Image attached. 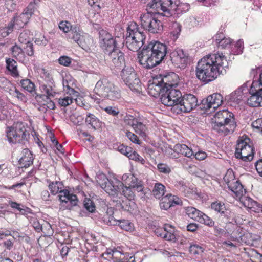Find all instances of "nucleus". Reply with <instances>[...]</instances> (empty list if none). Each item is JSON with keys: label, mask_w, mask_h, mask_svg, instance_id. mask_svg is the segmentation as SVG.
Returning a JSON list of instances; mask_svg holds the SVG:
<instances>
[{"label": "nucleus", "mask_w": 262, "mask_h": 262, "mask_svg": "<svg viewBox=\"0 0 262 262\" xmlns=\"http://www.w3.org/2000/svg\"><path fill=\"white\" fill-rule=\"evenodd\" d=\"M228 62L225 56L219 54H209L201 58L196 67V76L205 83L216 79L226 73Z\"/></svg>", "instance_id": "nucleus-1"}, {"label": "nucleus", "mask_w": 262, "mask_h": 262, "mask_svg": "<svg viewBox=\"0 0 262 262\" xmlns=\"http://www.w3.org/2000/svg\"><path fill=\"white\" fill-rule=\"evenodd\" d=\"M138 55L139 62L144 68L151 69L164 59V44L159 41L152 40L147 45L144 46Z\"/></svg>", "instance_id": "nucleus-2"}, {"label": "nucleus", "mask_w": 262, "mask_h": 262, "mask_svg": "<svg viewBox=\"0 0 262 262\" xmlns=\"http://www.w3.org/2000/svg\"><path fill=\"white\" fill-rule=\"evenodd\" d=\"M212 120L213 129L219 133L227 135L233 133L236 127L233 114L226 109L216 113Z\"/></svg>", "instance_id": "nucleus-3"}, {"label": "nucleus", "mask_w": 262, "mask_h": 262, "mask_svg": "<svg viewBox=\"0 0 262 262\" xmlns=\"http://www.w3.org/2000/svg\"><path fill=\"white\" fill-rule=\"evenodd\" d=\"M125 44L133 52L138 51L145 43L146 35L137 24L130 22L126 28Z\"/></svg>", "instance_id": "nucleus-4"}, {"label": "nucleus", "mask_w": 262, "mask_h": 262, "mask_svg": "<svg viewBox=\"0 0 262 262\" xmlns=\"http://www.w3.org/2000/svg\"><path fill=\"white\" fill-rule=\"evenodd\" d=\"M94 91L99 97L115 101L121 97L120 90L106 78L97 82Z\"/></svg>", "instance_id": "nucleus-5"}, {"label": "nucleus", "mask_w": 262, "mask_h": 262, "mask_svg": "<svg viewBox=\"0 0 262 262\" xmlns=\"http://www.w3.org/2000/svg\"><path fill=\"white\" fill-rule=\"evenodd\" d=\"M178 2V0H165V17H169L166 22L168 21L170 37L172 43L177 39L181 31V25L176 22L174 17L172 16L175 13Z\"/></svg>", "instance_id": "nucleus-6"}, {"label": "nucleus", "mask_w": 262, "mask_h": 262, "mask_svg": "<svg viewBox=\"0 0 262 262\" xmlns=\"http://www.w3.org/2000/svg\"><path fill=\"white\" fill-rule=\"evenodd\" d=\"M238 198H241L243 205L251 211L259 213L262 212V205L247 196H243L246 193V190L238 180H236L232 184L228 186Z\"/></svg>", "instance_id": "nucleus-7"}, {"label": "nucleus", "mask_w": 262, "mask_h": 262, "mask_svg": "<svg viewBox=\"0 0 262 262\" xmlns=\"http://www.w3.org/2000/svg\"><path fill=\"white\" fill-rule=\"evenodd\" d=\"M51 193L54 195L59 193L58 197L62 203L68 204L66 208L70 209L72 207L77 205L78 200L75 194H70L67 190L63 189V185L61 182L55 181L50 182L48 185Z\"/></svg>", "instance_id": "nucleus-8"}, {"label": "nucleus", "mask_w": 262, "mask_h": 262, "mask_svg": "<svg viewBox=\"0 0 262 262\" xmlns=\"http://www.w3.org/2000/svg\"><path fill=\"white\" fill-rule=\"evenodd\" d=\"M165 60L168 66L169 62L177 68L184 69L188 64L189 57L183 50L177 49L171 51L165 44Z\"/></svg>", "instance_id": "nucleus-9"}, {"label": "nucleus", "mask_w": 262, "mask_h": 262, "mask_svg": "<svg viewBox=\"0 0 262 262\" xmlns=\"http://www.w3.org/2000/svg\"><path fill=\"white\" fill-rule=\"evenodd\" d=\"M8 140L10 143H25L28 140L29 134L27 132L26 127L23 122H18L6 132Z\"/></svg>", "instance_id": "nucleus-10"}, {"label": "nucleus", "mask_w": 262, "mask_h": 262, "mask_svg": "<svg viewBox=\"0 0 262 262\" xmlns=\"http://www.w3.org/2000/svg\"><path fill=\"white\" fill-rule=\"evenodd\" d=\"M141 24L144 30L151 33H159L163 29V23L155 14L146 13L140 16Z\"/></svg>", "instance_id": "nucleus-11"}, {"label": "nucleus", "mask_w": 262, "mask_h": 262, "mask_svg": "<svg viewBox=\"0 0 262 262\" xmlns=\"http://www.w3.org/2000/svg\"><path fill=\"white\" fill-rule=\"evenodd\" d=\"M250 139L248 138L244 139H239L237 141L235 157L242 160L244 161H251L254 157V149L249 143Z\"/></svg>", "instance_id": "nucleus-12"}, {"label": "nucleus", "mask_w": 262, "mask_h": 262, "mask_svg": "<svg viewBox=\"0 0 262 262\" xmlns=\"http://www.w3.org/2000/svg\"><path fill=\"white\" fill-rule=\"evenodd\" d=\"M122 79L125 84L133 91H138L140 89V81L133 68L125 66L121 73Z\"/></svg>", "instance_id": "nucleus-13"}, {"label": "nucleus", "mask_w": 262, "mask_h": 262, "mask_svg": "<svg viewBox=\"0 0 262 262\" xmlns=\"http://www.w3.org/2000/svg\"><path fill=\"white\" fill-rule=\"evenodd\" d=\"M99 33L100 46L105 54L118 49L117 48V39H119V37L114 38L111 34L103 29L100 30Z\"/></svg>", "instance_id": "nucleus-14"}, {"label": "nucleus", "mask_w": 262, "mask_h": 262, "mask_svg": "<svg viewBox=\"0 0 262 262\" xmlns=\"http://www.w3.org/2000/svg\"><path fill=\"white\" fill-rule=\"evenodd\" d=\"M186 215L192 220L203 224L209 227H212L214 222L206 214L192 206L184 207Z\"/></svg>", "instance_id": "nucleus-15"}, {"label": "nucleus", "mask_w": 262, "mask_h": 262, "mask_svg": "<svg viewBox=\"0 0 262 262\" xmlns=\"http://www.w3.org/2000/svg\"><path fill=\"white\" fill-rule=\"evenodd\" d=\"M165 154L171 158H178L180 154L189 158H192L194 156L192 149L183 144H176L173 148L169 146H165Z\"/></svg>", "instance_id": "nucleus-16"}, {"label": "nucleus", "mask_w": 262, "mask_h": 262, "mask_svg": "<svg viewBox=\"0 0 262 262\" xmlns=\"http://www.w3.org/2000/svg\"><path fill=\"white\" fill-rule=\"evenodd\" d=\"M148 94L151 96L159 97L161 102L164 104V76L160 74L154 77V82L149 85Z\"/></svg>", "instance_id": "nucleus-17"}, {"label": "nucleus", "mask_w": 262, "mask_h": 262, "mask_svg": "<svg viewBox=\"0 0 262 262\" xmlns=\"http://www.w3.org/2000/svg\"><path fill=\"white\" fill-rule=\"evenodd\" d=\"M249 91L251 96L247 99V104L252 107L260 105L262 102V84L253 81Z\"/></svg>", "instance_id": "nucleus-18"}, {"label": "nucleus", "mask_w": 262, "mask_h": 262, "mask_svg": "<svg viewBox=\"0 0 262 262\" xmlns=\"http://www.w3.org/2000/svg\"><path fill=\"white\" fill-rule=\"evenodd\" d=\"M71 38L83 49H85L93 42V39L88 36H84L79 28L74 26L71 32Z\"/></svg>", "instance_id": "nucleus-19"}, {"label": "nucleus", "mask_w": 262, "mask_h": 262, "mask_svg": "<svg viewBox=\"0 0 262 262\" xmlns=\"http://www.w3.org/2000/svg\"><path fill=\"white\" fill-rule=\"evenodd\" d=\"M107 60L113 68H121L125 63L124 53L118 48L106 54Z\"/></svg>", "instance_id": "nucleus-20"}, {"label": "nucleus", "mask_w": 262, "mask_h": 262, "mask_svg": "<svg viewBox=\"0 0 262 262\" xmlns=\"http://www.w3.org/2000/svg\"><path fill=\"white\" fill-rule=\"evenodd\" d=\"M223 102V96L219 93H214L202 101L201 108L205 111L209 110L211 108L215 109L221 105Z\"/></svg>", "instance_id": "nucleus-21"}, {"label": "nucleus", "mask_w": 262, "mask_h": 262, "mask_svg": "<svg viewBox=\"0 0 262 262\" xmlns=\"http://www.w3.org/2000/svg\"><path fill=\"white\" fill-rule=\"evenodd\" d=\"M177 86H170L165 89V105H171L182 98V94Z\"/></svg>", "instance_id": "nucleus-22"}, {"label": "nucleus", "mask_w": 262, "mask_h": 262, "mask_svg": "<svg viewBox=\"0 0 262 262\" xmlns=\"http://www.w3.org/2000/svg\"><path fill=\"white\" fill-rule=\"evenodd\" d=\"M28 20V17L22 13L18 16H14L6 29L7 30V35L11 33L14 29L19 30L23 28Z\"/></svg>", "instance_id": "nucleus-23"}, {"label": "nucleus", "mask_w": 262, "mask_h": 262, "mask_svg": "<svg viewBox=\"0 0 262 262\" xmlns=\"http://www.w3.org/2000/svg\"><path fill=\"white\" fill-rule=\"evenodd\" d=\"M180 103L182 104L184 113H188L197 106L198 100L194 95L187 94L182 97Z\"/></svg>", "instance_id": "nucleus-24"}, {"label": "nucleus", "mask_w": 262, "mask_h": 262, "mask_svg": "<svg viewBox=\"0 0 262 262\" xmlns=\"http://www.w3.org/2000/svg\"><path fill=\"white\" fill-rule=\"evenodd\" d=\"M123 186V183L117 179L113 178L110 179L106 185L102 187L104 189L109 195H115L117 194L118 192L121 191V188Z\"/></svg>", "instance_id": "nucleus-25"}, {"label": "nucleus", "mask_w": 262, "mask_h": 262, "mask_svg": "<svg viewBox=\"0 0 262 262\" xmlns=\"http://www.w3.org/2000/svg\"><path fill=\"white\" fill-rule=\"evenodd\" d=\"M164 0H152L147 5V13L152 14H158L163 16V13H160L159 11L162 10L164 12Z\"/></svg>", "instance_id": "nucleus-26"}, {"label": "nucleus", "mask_w": 262, "mask_h": 262, "mask_svg": "<svg viewBox=\"0 0 262 262\" xmlns=\"http://www.w3.org/2000/svg\"><path fill=\"white\" fill-rule=\"evenodd\" d=\"M32 154L28 149H24L22 151V156L19 160V164L21 168H27L33 163Z\"/></svg>", "instance_id": "nucleus-27"}, {"label": "nucleus", "mask_w": 262, "mask_h": 262, "mask_svg": "<svg viewBox=\"0 0 262 262\" xmlns=\"http://www.w3.org/2000/svg\"><path fill=\"white\" fill-rule=\"evenodd\" d=\"M176 205H183L181 199L171 194H166L165 195V210H167Z\"/></svg>", "instance_id": "nucleus-28"}, {"label": "nucleus", "mask_w": 262, "mask_h": 262, "mask_svg": "<svg viewBox=\"0 0 262 262\" xmlns=\"http://www.w3.org/2000/svg\"><path fill=\"white\" fill-rule=\"evenodd\" d=\"M76 96H74L73 95H69L67 94V96L64 95L62 97H60L58 99V103L59 104L63 107H66L71 103H73V100H75L78 105H80L81 107H83L84 109H86L88 106L85 105L82 102H81V105L78 103V100L76 98H75Z\"/></svg>", "instance_id": "nucleus-29"}, {"label": "nucleus", "mask_w": 262, "mask_h": 262, "mask_svg": "<svg viewBox=\"0 0 262 262\" xmlns=\"http://www.w3.org/2000/svg\"><path fill=\"white\" fill-rule=\"evenodd\" d=\"M179 80L178 75L173 72L165 73V89L170 86H177Z\"/></svg>", "instance_id": "nucleus-30"}, {"label": "nucleus", "mask_w": 262, "mask_h": 262, "mask_svg": "<svg viewBox=\"0 0 262 262\" xmlns=\"http://www.w3.org/2000/svg\"><path fill=\"white\" fill-rule=\"evenodd\" d=\"M39 88L42 93L46 95L48 99L54 97L56 94L54 83H42Z\"/></svg>", "instance_id": "nucleus-31"}, {"label": "nucleus", "mask_w": 262, "mask_h": 262, "mask_svg": "<svg viewBox=\"0 0 262 262\" xmlns=\"http://www.w3.org/2000/svg\"><path fill=\"white\" fill-rule=\"evenodd\" d=\"M85 123L95 130L101 128L102 122L94 114L88 113L85 118Z\"/></svg>", "instance_id": "nucleus-32"}, {"label": "nucleus", "mask_w": 262, "mask_h": 262, "mask_svg": "<svg viewBox=\"0 0 262 262\" xmlns=\"http://www.w3.org/2000/svg\"><path fill=\"white\" fill-rule=\"evenodd\" d=\"M165 241L176 243L177 241L176 235L174 234V228L169 224L165 223Z\"/></svg>", "instance_id": "nucleus-33"}, {"label": "nucleus", "mask_w": 262, "mask_h": 262, "mask_svg": "<svg viewBox=\"0 0 262 262\" xmlns=\"http://www.w3.org/2000/svg\"><path fill=\"white\" fill-rule=\"evenodd\" d=\"M17 6L16 2L14 0H0V11H5L7 12L13 11Z\"/></svg>", "instance_id": "nucleus-34"}, {"label": "nucleus", "mask_w": 262, "mask_h": 262, "mask_svg": "<svg viewBox=\"0 0 262 262\" xmlns=\"http://www.w3.org/2000/svg\"><path fill=\"white\" fill-rule=\"evenodd\" d=\"M133 128L134 131L141 137L145 138L147 136L148 131L147 127L145 124L141 122L139 119Z\"/></svg>", "instance_id": "nucleus-35"}, {"label": "nucleus", "mask_w": 262, "mask_h": 262, "mask_svg": "<svg viewBox=\"0 0 262 262\" xmlns=\"http://www.w3.org/2000/svg\"><path fill=\"white\" fill-rule=\"evenodd\" d=\"M128 185L132 187L134 191L137 192H142L143 191L144 187L141 181L139 180L134 174L130 176Z\"/></svg>", "instance_id": "nucleus-36"}, {"label": "nucleus", "mask_w": 262, "mask_h": 262, "mask_svg": "<svg viewBox=\"0 0 262 262\" xmlns=\"http://www.w3.org/2000/svg\"><path fill=\"white\" fill-rule=\"evenodd\" d=\"M7 68L11 72V75L14 77L18 76V72L17 69V62L12 59L8 58L6 60Z\"/></svg>", "instance_id": "nucleus-37"}, {"label": "nucleus", "mask_w": 262, "mask_h": 262, "mask_svg": "<svg viewBox=\"0 0 262 262\" xmlns=\"http://www.w3.org/2000/svg\"><path fill=\"white\" fill-rule=\"evenodd\" d=\"M112 211L111 210H108L106 214L102 218L104 224L110 226L116 225L118 221L112 215Z\"/></svg>", "instance_id": "nucleus-38"}, {"label": "nucleus", "mask_w": 262, "mask_h": 262, "mask_svg": "<svg viewBox=\"0 0 262 262\" xmlns=\"http://www.w3.org/2000/svg\"><path fill=\"white\" fill-rule=\"evenodd\" d=\"M155 197L159 200L163 199L164 195V185L161 183H156L152 190Z\"/></svg>", "instance_id": "nucleus-39"}, {"label": "nucleus", "mask_w": 262, "mask_h": 262, "mask_svg": "<svg viewBox=\"0 0 262 262\" xmlns=\"http://www.w3.org/2000/svg\"><path fill=\"white\" fill-rule=\"evenodd\" d=\"M20 83L24 90L30 93L33 92L35 90L34 83L29 79L21 80Z\"/></svg>", "instance_id": "nucleus-40"}, {"label": "nucleus", "mask_w": 262, "mask_h": 262, "mask_svg": "<svg viewBox=\"0 0 262 262\" xmlns=\"http://www.w3.org/2000/svg\"><path fill=\"white\" fill-rule=\"evenodd\" d=\"M166 106H167V111H170L173 113L177 114H180L181 113H184L182 104L181 103H180V101L174 103L173 104H172L171 105Z\"/></svg>", "instance_id": "nucleus-41"}, {"label": "nucleus", "mask_w": 262, "mask_h": 262, "mask_svg": "<svg viewBox=\"0 0 262 262\" xmlns=\"http://www.w3.org/2000/svg\"><path fill=\"white\" fill-rule=\"evenodd\" d=\"M8 203H9V205L12 208L16 209L17 210L19 211V212L22 214H25L28 212L29 208L25 207L24 206H23L21 204L15 202H13L11 200L9 201Z\"/></svg>", "instance_id": "nucleus-42"}, {"label": "nucleus", "mask_w": 262, "mask_h": 262, "mask_svg": "<svg viewBox=\"0 0 262 262\" xmlns=\"http://www.w3.org/2000/svg\"><path fill=\"white\" fill-rule=\"evenodd\" d=\"M32 35L29 30H24L20 33L18 40L21 44H26L30 42L31 36Z\"/></svg>", "instance_id": "nucleus-43"}, {"label": "nucleus", "mask_w": 262, "mask_h": 262, "mask_svg": "<svg viewBox=\"0 0 262 262\" xmlns=\"http://www.w3.org/2000/svg\"><path fill=\"white\" fill-rule=\"evenodd\" d=\"M119 253V252L115 248L107 249L106 251L102 254V256L104 258L110 260L113 259Z\"/></svg>", "instance_id": "nucleus-44"}, {"label": "nucleus", "mask_w": 262, "mask_h": 262, "mask_svg": "<svg viewBox=\"0 0 262 262\" xmlns=\"http://www.w3.org/2000/svg\"><path fill=\"white\" fill-rule=\"evenodd\" d=\"M223 179L225 183L227 184L228 186H229L230 184H232L236 180L235 179L234 173L233 172V170L230 169L227 171Z\"/></svg>", "instance_id": "nucleus-45"}, {"label": "nucleus", "mask_w": 262, "mask_h": 262, "mask_svg": "<svg viewBox=\"0 0 262 262\" xmlns=\"http://www.w3.org/2000/svg\"><path fill=\"white\" fill-rule=\"evenodd\" d=\"M118 223L120 228L125 231H132L133 229V224L128 220H117Z\"/></svg>", "instance_id": "nucleus-46"}, {"label": "nucleus", "mask_w": 262, "mask_h": 262, "mask_svg": "<svg viewBox=\"0 0 262 262\" xmlns=\"http://www.w3.org/2000/svg\"><path fill=\"white\" fill-rule=\"evenodd\" d=\"M122 190V193L128 200H130L133 198L134 196L133 188L130 186H125L123 184V186L121 188Z\"/></svg>", "instance_id": "nucleus-47"}, {"label": "nucleus", "mask_w": 262, "mask_h": 262, "mask_svg": "<svg viewBox=\"0 0 262 262\" xmlns=\"http://www.w3.org/2000/svg\"><path fill=\"white\" fill-rule=\"evenodd\" d=\"M9 93L12 96L16 97L18 100H20L22 101H25L26 100V97L25 95L20 92L15 87L12 86L9 90Z\"/></svg>", "instance_id": "nucleus-48"}, {"label": "nucleus", "mask_w": 262, "mask_h": 262, "mask_svg": "<svg viewBox=\"0 0 262 262\" xmlns=\"http://www.w3.org/2000/svg\"><path fill=\"white\" fill-rule=\"evenodd\" d=\"M74 26H72L69 22L67 21H62L59 24V29L63 31L64 33L71 32L73 29Z\"/></svg>", "instance_id": "nucleus-49"}, {"label": "nucleus", "mask_w": 262, "mask_h": 262, "mask_svg": "<svg viewBox=\"0 0 262 262\" xmlns=\"http://www.w3.org/2000/svg\"><path fill=\"white\" fill-rule=\"evenodd\" d=\"M63 90L65 92L67 93V94L69 95H73L74 96H77L78 95V92L75 91L74 89L71 88L68 83V81L67 80L63 81Z\"/></svg>", "instance_id": "nucleus-50"}, {"label": "nucleus", "mask_w": 262, "mask_h": 262, "mask_svg": "<svg viewBox=\"0 0 262 262\" xmlns=\"http://www.w3.org/2000/svg\"><path fill=\"white\" fill-rule=\"evenodd\" d=\"M211 208L215 211L221 213V214L224 213L225 207L224 204L221 202H214L211 205Z\"/></svg>", "instance_id": "nucleus-51"}, {"label": "nucleus", "mask_w": 262, "mask_h": 262, "mask_svg": "<svg viewBox=\"0 0 262 262\" xmlns=\"http://www.w3.org/2000/svg\"><path fill=\"white\" fill-rule=\"evenodd\" d=\"M108 180L109 179L107 178L106 175L103 173H100L97 175L96 181L102 188V187L106 185Z\"/></svg>", "instance_id": "nucleus-52"}, {"label": "nucleus", "mask_w": 262, "mask_h": 262, "mask_svg": "<svg viewBox=\"0 0 262 262\" xmlns=\"http://www.w3.org/2000/svg\"><path fill=\"white\" fill-rule=\"evenodd\" d=\"M104 110L108 114L112 115L114 117L117 116L119 112V109L116 106H108L104 108Z\"/></svg>", "instance_id": "nucleus-53"}, {"label": "nucleus", "mask_w": 262, "mask_h": 262, "mask_svg": "<svg viewBox=\"0 0 262 262\" xmlns=\"http://www.w3.org/2000/svg\"><path fill=\"white\" fill-rule=\"evenodd\" d=\"M25 46L23 47V52L29 56H32L34 54V48L33 43L30 42L26 44H24Z\"/></svg>", "instance_id": "nucleus-54"}, {"label": "nucleus", "mask_w": 262, "mask_h": 262, "mask_svg": "<svg viewBox=\"0 0 262 262\" xmlns=\"http://www.w3.org/2000/svg\"><path fill=\"white\" fill-rule=\"evenodd\" d=\"M35 9V4L31 3H30L27 7L24 10L22 14H25L28 17V19H29L30 17L33 14Z\"/></svg>", "instance_id": "nucleus-55"}, {"label": "nucleus", "mask_w": 262, "mask_h": 262, "mask_svg": "<svg viewBox=\"0 0 262 262\" xmlns=\"http://www.w3.org/2000/svg\"><path fill=\"white\" fill-rule=\"evenodd\" d=\"M84 208L90 212H93L95 210V206L94 202L90 199H86L84 201Z\"/></svg>", "instance_id": "nucleus-56"}, {"label": "nucleus", "mask_w": 262, "mask_h": 262, "mask_svg": "<svg viewBox=\"0 0 262 262\" xmlns=\"http://www.w3.org/2000/svg\"><path fill=\"white\" fill-rule=\"evenodd\" d=\"M126 136L133 143L138 145H140L142 143V142L139 139L138 137L135 134L130 132H127L126 133Z\"/></svg>", "instance_id": "nucleus-57"}, {"label": "nucleus", "mask_w": 262, "mask_h": 262, "mask_svg": "<svg viewBox=\"0 0 262 262\" xmlns=\"http://www.w3.org/2000/svg\"><path fill=\"white\" fill-rule=\"evenodd\" d=\"M138 120V118H136L131 115H126L124 118V122L128 125L131 126L133 128Z\"/></svg>", "instance_id": "nucleus-58"}, {"label": "nucleus", "mask_w": 262, "mask_h": 262, "mask_svg": "<svg viewBox=\"0 0 262 262\" xmlns=\"http://www.w3.org/2000/svg\"><path fill=\"white\" fill-rule=\"evenodd\" d=\"M190 252L194 255L200 254L203 252V248L198 245H192L189 247Z\"/></svg>", "instance_id": "nucleus-59"}, {"label": "nucleus", "mask_w": 262, "mask_h": 262, "mask_svg": "<svg viewBox=\"0 0 262 262\" xmlns=\"http://www.w3.org/2000/svg\"><path fill=\"white\" fill-rule=\"evenodd\" d=\"M134 205V202H132L130 200L126 199L125 201L123 202V204H121V206L122 208L124 210L132 211V208Z\"/></svg>", "instance_id": "nucleus-60"}, {"label": "nucleus", "mask_w": 262, "mask_h": 262, "mask_svg": "<svg viewBox=\"0 0 262 262\" xmlns=\"http://www.w3.org/2000/svg\"><path fill=\"white\" fill-rule=\"evenodd\" d=\"M259 74V78L257 81L259 83L262 84V68L260 67L256 68L255 69H252L250 72L251 76L254 77L255 75Z\"/></svg>", "instance_id": "nucleus-61"}, {"label": "nucleus", "mask_w": 262, "mask_h": 262, "mask_svg": "<svg viewBox=\"0 0 262 262\" xmlns=\"http://www.w3.org/2000/svg\"><path fill=\"white\" fill-rule=\"evenodd\" d=\"M118 151L126 157H128L130 152H131L132 149L128 146L124 145H120L118 147Z\"/></svg>", "instance_id": "nucleus-62"}, {"label": "nucleus", "mask_w": 262, "mask_h": 262, "mask_svg": "<svg viewBox=\"0 0 262 262\" xmlns=\"http://www.w3.org/2000/svg\"><path fill=\"white\" fill-rule=\"evenodd\" d=\"M70 119L74 124L78 125L82 123L83 117L78 114H74L71 116Z\"/></svg>", "instance_id": "nucleus-63"}, {"label": "nucleus", "mask_w": 262, "mask_h": 262, "mask_svg": "<svg viewBox=\"0 0 262 262\" xmlns=\"http://www.w3.org/2000/svg\"><path fill=\"white\" fill-rule=\"evenodd\" d=\"M231 43V39L230 38L225 37L222 40L218 41L217 46L222 49H225L229 47Z\"/></svg>", "instance_id": "nucleus-64"}]
</instances>
